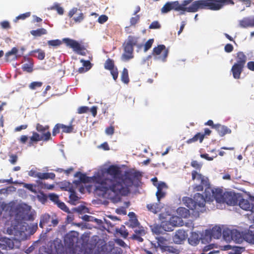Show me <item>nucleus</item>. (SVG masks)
<instances>
[{
	"label": "nucleus",
	"instance_id": "28",
	"mask_svg": "<svg viewBox=\"0 0 254 254\" xmlns=\"http://www.w3.org/2000/svg\"><path fill=\"white\" fill-rule=\"evenodd\" d=\"M30 33L34 37H40L43 35L47 34V31L46 29L42 28H39L36 30H31Z\"/></svg>",
	"mask_w": 254,
	"mask_h": 254
},
{
	"label": "nucleus",
	"instance_id": "24",
	"mask_svg": "<svg viewBox=\"0 0 254 254\" xmlns=\"http://www.w3.org/2000/svg\"><path fill=\"white\" fill-rule=\"evenodd\" d=\"M160 201H158L157 203H152L148 204L146 205V207L148 211L156 214L160 211V207L159 206Z\"/></svg>",
	"mask_w": 254,
	"mask_h": 254
},
{
	"label": "nucleus",
	"instance_id": "45",
	"mask_svg": "<svg viewBox=\"0 0 254 254\" xmlns=\"http://www.w3.org/2000/svg\"><path fill=\"white\" fill-rule=\"evenodd\" d=\"M61 129H62V124H57L53 129L52 135L56 136L58 133H60Z\"/></svg>",
	"mask_w": 254,
	"mask_h": 254
},
{
	"label": "nucleus",
	"instance_id": "16",
	"mask_svg": "<svg viewBox=\"0 0 254 254\" xmlns=\"http://www.w3.org/2000/svg\"><path fill=\"white\" fill-rule=\"evenodd\" d=\"M244 66L238 64H234L232 66L231 71L235 79H240L241 73L244 70Z\"/></svg>",
	"mask_w": 254,
	"mask_h": 254
},
{
	"label": "nucleus",
	"instance_id": "49",
	"mask_svg": "<svg viewBox=\"0 0 254 254\" xmlns=\"http://www.w3.org/2000/svg\"><path fill=\"white\" fill-rule=\"evenodd\" d=\"M31 15L30 12H27L26 13L21 14L16 17L15 21L19 19L24 20L26 18L29 17Z\"/></svg>",
	"mask_w": 254,
	"mask_h": 254
},
{
	"label": "nucleus",
	"instance_id": "10",
	"mask_svg": "<svg viewBox=\"0 0 254 254\" xmlns=\"http://www.w3.org/2000/svg\"><path fill=\"white\" fill-rule=\"evenodd\" d=\"M51 139V133L50 131H47L45 133H43L41 135L37 132L34 131L32 133V135L30 137L28 146H32L34 143H37L41 140L47 141Z\"/></svg>",
	"mask_w": 254,
	"mask_h": 254
},
{
	"label": "nucleus",
	"instance_id": "30",
	"mask_svg": "<svg viewBox=\"0 0 254 254\" xmlns=\"http://www.w3.org/2000/svg\"><path fill=\"white\" fill-rule=\"evenodd\" d=\"M34 62H28L23 64L22 66V69L24 71L31 73L33 70Z\"/></svg>",
	"mask_w": 254,
	"mask_h": 254
},
{
	"label": "nucleus",
	"instance_id": "61",
	"mask_svg": "<svg viewBox=\"0 0 254 254\" xmlns=\"http://www.w3.org/2000/svg\"><path fill=\"white\" fill-rule=\"evenodd\" d=\"M234 50L233 46L231 44H227L224 47V50L227 53H231Z\"/></svg>",
	"mask_w": 254,
	"mask_h": 254
},
{
	"label": "nucleus",
	"instance_id": "44",
	"mask_svg": "<svg viewBox=\"0 0 254 254\" xmlns=\"http://www.w3.org/2000/svg\"><path fill=\"white\" fill-rule=\"evenodd\" d=\"M139 15H136L134 17H131L130 19V26H135V25L139 21Z\"/></svg>",
	"mask_w": 254,
	"mask_h": 254
},
{
	"label": "nucleus",
	"instance_id": "55",
	"mask_svg": "<svg viewBox=\"0 0 254 254\" xmlns=\"http://www.w3.org/2000/svg\"><path fill=\"white\" fill-rule=\"evenodd\" d=\"M70 194L69 195V199L72 201H76L78 200V197L76 195L75 192L73 190H70Z\"/></svg>",
	"mask_w": 254,
	"mask_h": 254
},
{
	"label": "nucleus",
	"instance_id": "4",
	"mask_svg": "<svg viewBox=\"0 0 254 254\" xmlns=\"http://www.w3.org/2000/svg\"><path fill=\"white\" fill-rule=\"evenodd\" d=\"M183 201L185 205L192 210V214L196 218L199 217L200 212L205 210V199L199 193H196L193 198L185 197Z\"/></svg>",
	"mask_w": 254,
	"mask_h": 254
},
{
	"label": "nucleus",
	"instance_id": "13",
	"mask_svg": "<svg viewBox=\"0 0 254 254\" xmlns=\"http://www.w3.org/2000/svg\"><path fill=\"white\" fill-rule=\"evenodd\" d=\"M76 7H73L71 10H70L68 13V16L69 17L71 18L73 16L74 14H76L77 16H74L72 18V20L74 21V22L76 23H79L81 22L83 19H84V14L80 11Z\"/></svg>",
	"mask_w": 254,
	"mask_h": 254
},
{
	"label": "nucleus",
	"instance_id": "33",
	"mask_svg": "<svg viewBox=\"0 0 254 254\" xmlns=\"http://www.w3.org/2000/svg\"><path fill=\"white\" fill-rule=\"evenodd\" d=\"M157 244L159 247L161 248V249L163 250V248H165L167 246V240L164 238L163 237H158L157 238Z\"/></svg>",
	"mask_w": 254,
	"mask_h": 254
},
{
	"label": "nucleus",
	"instance_id": "11",
	"mask_svg": "<svg viewBox=\"0 0 254 254\" xmlns=\"http://www.w3.org/2000/svg\"><path fill=\"white\" fill-rule=\"evenodd\" d=\"M154 185L156 186L157 189L156 195L158 201L159 202L162 198L166 196V193L164 190L168 189V186L165 183L163 182H160L158 184H154Z\"/></svg>",
	"mask_w": 254,
	"mask_h": 254
},
{
	"label": "nucleus",
	"instance_id": "8",
	"mask_svg": "<svg viewBox=\"0 0 254 254\" xmlns=\"http://www.w3.org/2000/svg\"><path fill=\"white\" fill-rule=\"evenodd\" d=\"M63 42L67 47L72 49L73 51L78 55L81 56L86 55V52L85 48L77 41L69 38H64L63 39Z\"/></svg>",
	"mask_w": 254,
	"mask_h": 254
},
{
	"label": "nucleus",
	"instance_id": "17",
	"mask_svg": "<svg viewBox=\"0 0 254 254\" xmlns=\"http://www.w3.org/2000/svg\"><path fill=\"white\" fill-rule=\"evenodd\" d=\"M240 27L242 28L254 27V16L253 17H244L239 21Z\"/></svg>",
	"mask_w": 254,
	"mask_h": 254
},
{
	"label": "nucleus",
	"instance_id": "57",
	"mask_svg": "<svg viewBox=\"0 0 254 254\" xmlns=\"http://www.w3.org/2000/svg\"><path fill=\"white\" fill-rule=\"evenodd\" d=\"M89 108L87 106H81L78 108L77 113L79 114H84L88 112Z\"/></svg>",
	"mask_w": 254,
	"mask_h": 254
},
{
	"label": "nucleus",
	"instance_id": "19",
	"mask_svg": "<svg viewBox=\"0 0 254 254\" xmlns=\"http://www.w3.org/2000/svg\"><path fill=\"white\" fill-rule=\"evenodd\" d=\"M239 205L245 210H251L252 212H254V204H251L248 199H241L239 201Z\"/></svg>",
	"mask_w": 254,
	"mask_h": 254
},
{
	"label": "nucleus",
	"instance_id": "37",
	"mask_svg": "<svg viewBox=\"0 0 254 254\" xmlns=\"http://www.w3.org/2000/svg\"><path fill=\"white\" fill-rule=\"evenodd\" d=\"M121 80L126 84L129 82V79L128 77V70L126 68H124L123 70L121 75Z\"/></svg>",
	"mask_w": 254,
	"mask_h": 254
},
{
	"label": "nucleus",
	"instance_id": "15",
	"mask_svg": "<svg viewBox=\"0 0 254 254\" xmlns=\"http://www.w3.org/2000/svg\"><path fill=\"white\" fill-rule=\"evenodd\" d=\"M187 237L186 232L181 229L177 230L173 237V242L177 244H181L182 242L185 240Z\"/></svg>",
	"mask_w": 254,
	"mask_h": 254
},
{
	"label": "nucleus",
	"instance_id": "14",
	"mask_svg": "<svg viewBox=\"0 0 254 254\" xmlns=\"http://www.w3.org/2000/svg\"><path fill=\"white\" fill-rule=\"evenodd\" d=\"M18 50L16 47H13L10 51L6 53L5 55V60L6 62H10L15 61L20 57V55H18Z\"/></svg>",
	"mask_w": 254,
	"mask_h": 254
},
{
	"label": "nucleus",
	"instance_id": "7",
	"mask_svg": "<svg viewBox=\"0 0 254 254\" xmlns=\"http://www.w3.org/2000/svg\"><path fill=\"white\" fill-rule=\"evenodd\" d=\"M138 37L129 35L127 40L124 43L123 47L124 53L122 55V59L124 61H128L133 58L134 47L137 46L139 48L141 47V45H138Z\"/></svg>",
	"mask_w": 254,
	"mask_h": 254
},
{
	"label": "nucleus",
	"instance_id": "20",
	"mask_svg": "<svg viewBox=\"0 0 254 254\" xmlns=\"http://www.w3.org/2000/svg\"><path fill=\"white\" fill-rule=\"evenodd\" d=\"M232 241L236 243H241L244 241L243 232H240L237 229L232 230Z\"/></svg>",
	"mask_w": 254,
	"mask_h": 254
},
{
	"label": "nucleus",
	"instance_id": "32",
	"mask_svg": "<svg viewBox=\"0 0 254 254\" xmlns=\"http://www.w3.org/2000/svg\"><path fill=\"white\" fill-rule=\"evenodd\" d=\"M50 127L48 125L43 126V125L38 123L36 124V129L37 131L43 133H45L47 131H49Z\"/></svg>",
	"mask_w": 254,
	"mask_h": 254
},
{
	"label": "nucleus",
	"instance_id": "1",
	"mask_svg": "<svg viewBox=\"0 0 254 254\" xmlns=\"http://www.w3.org/2000/svg\"><path fill=\"white\" fill-rule=\"evenodd\" d=\"M106 173L112 177L108 178L104 173H98L92 177L94 182L98 184L96 190L101 192L104 196L108 194L110 199L114 201H119L121 196H126L129 192L128 187L133 183V180L141 177L139 171H126L124 176L120 177L122 170L117 165H110L106 170Z\"/></svg>",
	"mask_w": 254,
	"mask_h": 254
},
{
	"label": "nucleus",
	"instance_id": "47",
	"mask_svg": "<svg viewBox=\"0 0 254 254\" xmlns=\"http://www.w3.org/2000/svg\"><path fill=\"white\" fill-rule=\"evenodd\" d=\"M51 9L56 10L60 15H63L64 14V9L62 7L60 6L59 4L54 5L52 7Z\"/></svg>",
	"mask_w": 254,
	"mask_h": 254
},
{
	"label": "nucleus",
	"instance_id": "48",
	"mask_svg": "<svg viewBox=\"0 0 254 254\" xmlns=\"http://www.w3.org/2000/svg\"><path fill=\"white\" fill-rule=\"evenodd\" d=\"M154 42L153 39H149L145 44L144 46V51H147L152 46V44Z\"/></svg>",
	"mask_w": 254,
	"mask_h": 254
},
{
	"label": "nucleus",
	"instance_id": "31",
	"mask_svg": "<svg viewBox=\"0 0 254 254\" xmlns=\"http://www.w3.org/2000/svg\"><path fill=\"white\" fill-rule=\"evenodd\" d=\"M223 236L224 239L227 242L232 241V230L229 229H224L223 231Z\"/></svg>",
	"mask_w": 254,
	"mask_h": 254
},
{
	"label": "nucleus",
	"instance_id": "56",
	"mask_svg": "<svg viewBox=\"0 0 254 254\" xmlns=\"http://www.w3.org/2000/svg\"><path fill=\"white\" fill-rule=\"evenodd\" d=\"M110 71L111 74H112V75L113 76V79L115 80H116L118 78V74H119L118 68L116 67H115L114 68L112 69V70H110Z\"/></svg>",
	"mask_w": 254,
	"mask_h": 254
},
{
	"label": "nucleus",
	"instance_id": "21",
	"mask_svg": "<svg viewBox=\"0 0 254 254\" xmlns=\"http://www.w3.org/2000/svg\"><path fill=\"white\" fill-rule=\"evenodd\" d=\"M247 56L245 55L244 52L241 51L238 52L236 54V62L235 64H238L245 66V65L247 62Z\"/></svg>",
	"mask_w": 254,
	"mask_h": 254
},
{
	"label": "nucleus",
	"instance_id": "39",
	"mask_svg": "<svg viewBox=\"0 0 254 254\" xmlns=\"http://www.w3.org/2000/svg\"><path fill=\"white\" fill-rule=\"evenodd\" d=\"M162 224L160 225H154L152 228V231L156 234H160L164 231Z\"/></svg>",
	"mask_w": 254,
	"mask_h": 254
},
{
	"label": "nucleus",
	"instance_id": "22",
	"mask_svg": "<svg viewBox=\"0 0 254 254\" xmlns=\"http://www.w3.org/2000/svg\"><path fill=\"white\" fill-rule=\"evenodd\" d=\"M29 55L34 57H36L38 60L41 61L44 60L45 57V52L41 49L31 51L29 53Z\"/></svg>",
	"mask_w": 254,
	"mask_h": 254
},
{
	"label": "nucleus",
	"instance_id": "6",
	"mask_svg": "<svg viewBox=\"0 0 254 254\" xmlns=\"http://www.w3.org/2000/svg\"><path fill=\"white\" fill-rule=\"evenodd\" d=\"M78 233L71 231L64 238V244L66 254H80L81 248L78 245Z\"/></svg>",
	"mask_w": 254,
	"mask_h": 254
},
{
	"label": "nucleus",
	"instance_id": "26",
	"mask_svg": "<svg viewBox=\"0 0 254 254\" xmlns=\"http://www.w3.org/2000/svg\"><path fill=\"white\" fill-rule=\"evenodd\" d=\"M177 214L184 218H188L190 215V210L185 207H180L177 209Z\"/></svg>",
	"mask_w": 254,
	"mask_h": 254
},
{
	"label": "nucleus",
	"instance_id": "41",
	"mask_svg": "<svg viewBox=\"0 0 254 254\" xmlns=\"http://www.w3.org/2000/svg\"><path fill=\"white\" fill-rule=\"evenodd\" d=\"M43 85V83L40 81H34L31 82L29 87L32 90H35L37 88L41 87Z\"/></svg>",
	"mask_w": 254,
	"mask_h": 254
},
{
	"label": "nucleus",
	"instance_id": "40",
	"mask_svg": "<svg viewBox=\"0 0 254 254\" xmlns=\"http://www.w3.org/2000/svg\"><path fill=\"white\" fill-rule=\"evenodd\" d=\"M180 221V218L176 216H172L169 220L170 223L173 225L174 228L179 225Z\"/></svg>",
	"mask_w": 254,
	"mask_h": 254
},
{
	"label": "nucleus",
	"instance_id": "23",
	"mask_svg": "<svg viewBox=\"0 0 254 254\" xmlns=\"http://www.w3.org/2000/svg\"><path fill=\"white\" fill-rule=\"evenodd\" d=\"M203 139L204 135H202V133L197 132L192 138L188 139L186 141V143L187 144H191L197 141H199L200 143H201L202 142Z\"/></svg>",
	"mask_w": 254,
	"mask_h": 254
},
{
	"label": "nucleus",
	"instance_id": "63",
	"mask_svg": "<svg viewBox=\"0 0 254 254\" xmlns=\"http://www.w3.org/2000/svg\"><path fill=\"white\" fill-rule=\"evenodd\" d=\"M0 25L3 29H9L10 28V23L7 21H3L0 23Z\"/></svg>",
	"mask_w": 254,
	"mask_h": 254
},
{
	"label": "nucleus",
	"instance_id": "60",
	"mask_svg": "<svg viewBox=\"0 0 254 254\" xmlns=\"http://www.w3.org/2000/svg\"><path fill=\"white\" fill-rule=\"evenodd\" d=\"M9 158V161L11 164L14 165L17 162L18 156L16 155L11 154L10 155Z\"/></svg>",
	"mask_w": 254,
	"mask_h": 254
},
{
	"label": "nucleus",
	"instance_id": "51",
	"mask_svg": "<svg viewBox=\"0 0 254 254\" xmlns=\"http://www.w3.org/2000/svg\"><path fill=\"white\" fill-rule=\"evenodd\" d=\"M78 174H80L79 179L81 182L84 183L88 182V181H87L88 178L86 177V176L85 174H81L79 172H77L75 174V177H77Z\"/></svg>",
	"mask_w": 254,
	"mask_h": 254
},
{
	"label": "nucleus",
	"instance_id": "12",
	"mask_svg": "<svg viewBox=\"0 0 254 254\" xmlns=\"http://www.w3.org/2000/svg\"><path fill=\"white\" fill-rule=\"evenodd\" d=\"M224 201L222 203H226L229 205H235L238 203L236 194L234 192L226 191L224 192Z\"/></svg>",
	"mask_w": 254,
	"mask_h": 254
},
{
	"label": "nucleus",
	"instance_id": "42",
	"mask_svg": "<svg viewBox=\"0 0 254 254\" xmlns=\"http://www.w3.org/2000/svg\"><path fill=\"white\" fill-rule=\"evenodd\" d=\"M48 44L53 47L59 46L62 44V41L59 39L49 40L48 41Z\"/></svg>",
	"mask_w": 254,
	"mask_h": 254
},
{
	"label": "nucleus",
	"instance_id": "9",
	"mask_svg": "<svg viewBox=\"0 0 254 254\" xmlns=\"http://www.w3.org/2000/svg\"><path fill=\"white\" fill-rule=\"evenodd\" d=\"M168 53L169 50L164 45H159L153 48L152 55L154 57V60L165 62L166 61Z\"/></svg>",
	"mask_w": 254,
	"mask_h": 254
},
{
	"label": "nucleus",
	"instance_id": "50",
	"mask_svg": "<svg viewBox=\"0 0 254 254\" xmlns=\"http://www.w3.org/2000/svg\"><path fill=\"white\" fill-rule=\"evenodd\" d=\"M161 25L158 21H153L149 26V28L151 29H160Z\"/></svg>",
	"mask_w": 254,
	"mask_h": 254
},
{
	"label": "nucleus",
	"instance_id": "27",
	"mask_svg": "<svg viewBox=\"0 0 254 254\" xmlns=\"http://www.w3.org/2000/svg\"><path fill=\"white\" fill-rule=\"evenodd\" d=\"M55 174L54 173L39 172L37 175V178L42 180L48 179H51L53 180L55 178Z\"/></svg>",
	"mask_w": 254,
	"mask_h": 254
},
{
	"label": "nucleus",
	"instance_id": "43",
	"mask_svg": "<svg viewBox=\"0 0 254 254\" xmlns=\"http://www.w3.org/2000/svg\"><path fill=\"white\" fill-rule=\"evenodd\" d=\"M117 232L119 233L125 238H126L128 234L127 230L125 229L124 226H122L119 229L117 230Z\"/></svg>",
	"mask_w": 254,
	"mask_h": 254
},
{
	"label": "nucleus",
	"instance_id": "46",
	"mask_svg": "<svg viewBox=\"0 0 254 254\" xmlns=\"http://www.w3.org/2000/svg\"><path fill=\"white\" fill-rule=\"evenodd\" d=\"M57 204L58 207L64 212L67 213L70 212L69 208L66 206L64 202L59 201Z\"/></svg>",
	"mask_w": 254,
	"mask_h": 254
},
{
	"label": "nucleus",
	"instance_id": "5",
	"mask_svg": "<svg viewBox=\"0 0 254 254\" xmlns=\"http://www.w3.org/2000/svg\"><path fill=\"white\" fill-rule=\"evenodd\" d=\"M234 3L233 0H196V11L200 9L216 11L225 5H234Z\"/></svg>",
	"mask_w": 254,
	"mask_h": 254
},
{
	"label": "nucleus",
	"instance_id": "54",
	"mask_svg": "<svg viewBox=\"0 0 254 254\" xmlns=\"http://www.w3.org/2000/svg\"><path fill=\"white\" fill-rule=\"evenodd\" d=\"M49 198L56 204L60 201L59 196L55 193L49 194Z\"/></svg>",
	"mask_w": 254,
	"mask_h": 254
},
{
	"label": "nucleus",
	"instance_id": "59",
	"mask_svg": "<svg viewBox=\"0 0 254 254\" xmlns=\"http://www.w3.org/2000/svg\"><path fill=\"white\" fill-rule=\"evenodd\" d=\"M108 19V17L106 15H100L98 19V22L100 24H103L106 22Z\"/></svg>",
	"mask_w": 254,
	"mask_h": 254
},
{
	"label": "nucleus",
	"instance_id": "3",
	"mask_svg": "<svg viewBox=\"0 0 254 254\" xmlns=\"http://www.w3.org/2000/svg\"><path fill=\"white\" fill-rule=\"evenodd\" d=\"M174 9L177 11H181V14L185 13V12H196V0H184L182 3H180L179 1L172 2H167L161 8V12L166 13L170 10Z\"/></svg>",
	"mask_w": 254,
	"mask_h": 254
},
{
	"label": "nucleus",
	"instance_id": "64",
	"mask_svg": "<svg viewBox=\"0 0 254 254\" xmlns=\"http://www.w3.org/2000/svg\"><path fill=\"white\" fill-rule=\"evenodd\" d=\"M247 67L252 71H254V61H250L247 63Z\"/></svg>",
	"mask_w": 254,
	"mask_h": 254
},
{
	"label": "nucleus",
	"instance_id": "2",
	"mask_svg": "<svg viewBox=\"0 0 254 254\" xmlns=\"http://www.w3.org/2000/svg\"><path fill=\"white\" fill-rule=\"evenodd\" d=\"M192 180H196L199 182V184L193 186V190L195 191H202L205 189V195L206 199L209 201L215 199L218 203H222L224 201V192L222 189L216 188L211 189L210 183L208 178L198 173L196 171L191 172Z\"/></svg>",
	"mask_w": 254,
	"mask_h": 254
},
{
	"label": "nucleus",
	"instance_id": "36",
	"mask_svg": "<svg viewBox=\"0 0 254 254\" xmlns=\"http://www.w3.org/2000/svg\"><path fill=\"white\" fill-rule=\"evenodd\" d=\"M164 231H172L174 230L173 225L169 221H164L161 222Z\"/></svg>",
	"mask_w": 254,
	"mask_h": 254
},
{
	"label": "nucleus",
	"instance_id": "53",
	"mask_svg": "<svg viewBox=\"0 0 254 254\" xmlns=\"http://www.w3.org/2000/svg\"><path fill=\"white\" fill-rule=\"evenodd\" d=\"M190 165L193 168L199 170H200L202 167V164L196 160L192 161Z\"/></svg>",
	"mask_w": 254,
	"mask_h": 254
},
{
	"label": "nucleus",
	"instance_id": "52",
	"mask_svg": "<svg viewBox=\"0 0 254 254\" xmlns=\"http://www.w3.org/2000/svg\"><path fill=\"white\" fill-rule=\"evenodd\" d=\"M80 62L83 63V65L85 68L89 70L92 67L91 64L89 61H85L84 60H81Z\"/></svg>",
	"mask_w": 254,
	"mask_h": 254
},
{
	"label": "nucleus",
	"instance_id": "58",
	"mask_svg": "<svg viewBox=\"0 0 254 254\" xmlns=\"http://www.w3.org/2000/svg\"><path fill=\"white\" fill-rule=\"evenodd\" d=\"M115 128L113 126L107 127L105 129V133L107 135H112L114 133Z\"/></svg>",
	"mask_w": 254,
	"mask_h": 254
},
{
	"label": "nucleus",
	"instance_id": "34",
	"mask_svg": "<svg viewBox=\"0 0 254 254\" xmlns=\"http://www.w3.org/2000/svg\"><path fill=\"white\" fill-rule=\"evenodd\" d=\"M244 241L249 242L250 243L254 244V234L252 233L243 232Z\"/></svg>",
	"mask_w": 254,
	"mask_h": 254
},
{
	"label": "nucleus",
	"instance_id": "18",
	"mask_svg": "<svg viewBox=\"0 0 254 254\" xmlns=\"http://www.w3.org/2000/svg\"><path fill=\"white\" fill-rule=\"evenodd\" d=\"M215 129L217 131L218 134L221 137L224 136L227 134H230L232 132L231 129L227 127L219 124H215Z\"/></svg>",
	"mask_w": 254,
	"mask_h": 254
},
{
	"label": "nucleus",
	"instance_id": "35",
	"mask_svg": "<svg viewBox=\"0 0 254 254\" xmlns=\"http://www.w3.org/2000/svg\"><path fill=\"white\" fill-rule=\"evenodd\" d=\"M74 127L70 124L69 126H66L62 124V132L70 133L73 132Z\"/></svg>",
	"mask_w": 254,
	"mask_h": 254
},
{
	"label": "nucleus",
	"instance_id": "62",
	"mask_svg": "<svg viewBox=\"0 0 254 254\" xmlns=\"http://www.w3.org/2000/svg\"><path fill=\"white\" fill-rule=\"evenodd\" d=\"M237 1L242 2L243 4L245 5L246 7H250L252 0H236Z\"/></svg>",
	"mask_w": 254,
	"mask_h": 254
},
{
	"label": "nucleus",
	"instance_id": "38",
	"mask_svg": "<svg viewBox=\"0 0 254 254\" xmlns=\"http://www.w3.org/2000/svg\"><path fill=\"white\" fill-rule=\"evenodd\" d=\"M114 67H115L114 61L111 59H108L105 63L104 68L106 69L110 70Z\"/></svg>",
	"mask_w": 254,
	"mask_h": 254
},
{
	"label": "nucleus",
	"instance_id": "25",
	"mask_svg": "<svg viewBox=\"0 0 254 254\" xmlns=\"http://www.w3.org/2000/svg\"><path fill=\"white\" fill-rule=\"evenodd\" d=\"M222 235L221 228L219 226H215L213 227L211 231V237L214 239H219Z\"/></svg>",
	"mask_w": 254,
	"mask_h": 254
},
{
	"label": "nucleus",
	"instance_id": "29",
	"mask_svg": "<svg viewBox=\"0 0 254 254\" xmlns=\"http://www.w3.org/2000/svg\"><path fill=\"white\" fill-rule=\"evenodd\" d=\"M51 216L48 214H45L43 215L40 219L39 226L41 228H43L44 226L47 224L50 220Z\"/></svg>",
	"mask_w": 254,
	"mask_h": 254
}]
</instances>
